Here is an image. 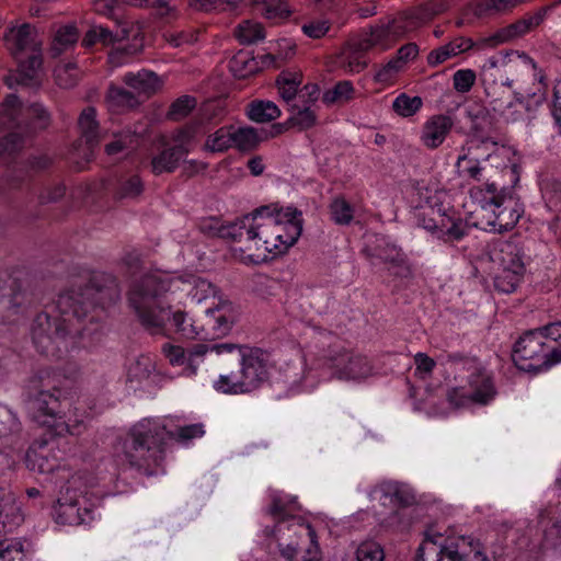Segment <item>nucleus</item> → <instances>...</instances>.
I'll list each match as a JSON object with an SVG mask.
<instances>
[{
  "label": "nucleus",
  "mask_w": 561,
  "mask_h": 561,
  "mask_svg": "<svg viewBox=\"0 0 561 561\" xmlns=\"http://www.w3.org/2000/svg\"><path fill=\"white\" fill-rule=\"evenodd\" d=\"M121 299L117 278L105 272H94L84 284H76L57 300L58 314L38 313L32 324L36 350L50 358H60L76 344L77 337L98 328L92 313L96 306L105 309Z\"/></svg>",
  "instance_id": "1"
},
{
  "label": "nucleus",
  "mask_w": 561,
  "mask_h": 561,
  "mask_svg": "<svg viewBox=\"0 0 561 561\" xmlns=\"http://www.w3.org/2000/svg\"><path fill=\"white\" fill-rule=\"evenodd\" d=\"M185 285L180 277L167 273H148L135 279L127 291L128 307L139 323L150 334H161L165 324L172 320L178 333L186 339H201V319L188 318L181 310H173L170 297Z\"/></svg>",
  "instance_id": "2"
},
{
  "label": "nucleus",
  "mask_w": 561,
  "mask_h": 561,
  "mask_svg": "<svg viewBox=\"0 0 561 561\" xmlns=\"http://www.w3.org/2000/svg\"><path fill=\"white\" fill-rule=\"evenodd\" d=\"M205 434L204 425L195 423L169 428L164 421L146 417L134 424L115 446V459L146 476L163 471L168 438L187 443Z\"/></svg>",
  "instance_id": "3"
},
{
  "label": "nucleus",
  "mask_w": 561,
  "mask_h": 561,
  "mask_svg": "<svg viewBox=\"0 0 561 561\" xmlns=\"http://www.w3.org/2000/svg\"><path fill=\"white\" fill-rule=\"evenodd\" d=\"M213 350L226 362H237L239 368L222 373L213 388L225 394H248L259 390L270 379V356L260 347L234 343H214Z\"/></svg>",
  "instance_id": "4"
},
{
  "label": "nucleus",
  "mask_w": 561,
  "mask_h": 561,
  "mask_svg": "<svg viewBox=\"0 0 561 561\" xmlns=\"http://www.w3.org/2000/svg\"><path fill=\"white\" fill-rule=\"evenodd\" d=\"M31 387L37 391L33 400V417L55 435H80L84 432L88 414L77 403L67 412L61 409L60 389L55 382L54 371L41 369L31 379Z\"/></svg>",
  "instance_id": "5"
},
{
  "label": "nucleus",
  "mask_w": 561,
  "mask_h": 561,
  "mask_svg": "<svg viewBox=\"0 0 561 561\" xmlns=\"http://www.w3.org/2000/svg\"><path fill=\"white\" fill-rule=\"evenodd\" d=\"M447 9L448 2L446 0H431L407 10L386 23L370 27V31L365 33L357 42V48L362 51L371 48L387 50L408 33L430 22Z\"/></svg>",
  "instance_id": "6"
},
{
  "label": "nucleus",
  "mask_w": 561,
  "mask_h": 561,
  "mask_svg": "<svg viewBox=\"0 0 561 561\" xmlns=\"http://www.w3.org/2000/svg\"><path fill=\"white\" fill-rule=\"evenodd\" d=\"M469 193L485 213L483 217L489 231L503 233L512 230L525 211L513 187L499 188L496 183H484L471 187Z\"/></svg>",
  "instance_id": "7"
},
{
  "label": "nucleus",
  "mask_w": 561,
  "mask_h": 561,
  "mask_svg": "<svg viewBox=\"0 0 561 561\" xmlns=\"http://www.w3.org/2000/svg\"><path fill=\"white\" fill-rule=\"evenodd\" d=\"M443 364L454 370H466L467 386L454 387L447 392L450 404L461 408L470 403L488 404L495 398L496 390L492 375L476 358L462 353H446L440 356Z\"/></svg>",
  "instance_id": "8"
},
{
  "label": "nucleus",
  "mask_w": 561,
  "mask_h": 561,
  "mask_svg": "<svg viewBox=\"0 0 561 561\" xmlns=\"http://www.w3.org/2000/svg\"><path fill=\"white\" fill-rule=\"evenodd\" d=\"M443 539L440 534L431 529L425 533V539L416 553V561H489L479 540L471 536H459Z\"/></svg>",
  "instance_id": "9"
},
{
  "label": "nucleus",
  "mask_w": 561,
  "mask_h": 561,
  "mask_svg": "<svg viewBox=\"0 0 561 561\" xmlns=\"http://www.w3.org/2000/svg\"><path fill=\"white\" fill-rule=\"evenodd\" d=\"M85 492L83 476L76 473L71 476L61 490V496L54 507L56 523L61 525L79 526L90 524L95 518V512L80 501Z\"/></svg>",
  "instance_id": "10"
},
{
  "label": "nucleus",
  "mask_w": 561,
  "mask_h": 561,
  "mask_svg": "<svg viewBox=\"0 0 561 561\" xmlns=\"http://www.w3.org/2000/svg\"><path fill=\"white\" fill-rule=\"evenodd\" d=\"M542 327L525 332L515 342L513 362L520 370L539 373L553 366Z\"/></svg>",
  "instance_id": "11"
},
{
  "label": "nucleus",
  "mask_w": 561,
  "mask_h": 561,
  "mask_svg": "<svg viewBox=\"0 0 561 561\" xmlns=\"http://www.w3.org/2000/svg\"><path fill=\"white\" fill-rule=\"evenodd\" d=\"M24 520L21 507L11 493H0V561H22L23 543L18 539H2Z\"/></svg>",
  "instance_id": "12"
},
{
  "label": "nucleus",
  "mask_w": 561,
  "mask_h": 561,
  "mask_svg": "<svg viewBox=\"0 0 561 561\" xmlns=\"http://www.w3.org/2000/svg\"><path fill=\"white\" fill-rule=\"evenodd\" d=\"M323 365L333 370L341 380L359 381L373 375L371 362L362 354H355L341 346H330L323 354Z\"/></svg>",
  "instance_id": "13"
},
{
  "label": "nucleus",
  "mask_w": 561,
  "mask_h": 561,
  "mask_svg": "<svg viewBox=\"0 0 561 561\" xmlns=\"http://www.w3.org/2000/svg\"><path fill=\"white\" fill-rule=\"evenodd\" d=\"M362 253L374 266L385 264L397 276L408 277L411 275L404 253L385 236L375 234L369 238Z\"/></svg>",
  "instance_id": "14"
},
{
  "label": "nucleus",
  "mask_w": 561,
  "mask_h": 561,
  "mask_svg": "<svg viewBox=\"0 0 561 561\" xmlns=\"http://www.w3.org/2000/svg\"><path fill=\"white\" fill-rule=\"evenodd\" d=\"M255 214L260 216L265 215L274 234L285 243L289 249L294 245L302 231L301 213L293 207H278L277 205L261 206L255 209Z\"/></svg>",
  "instance_id": "15"
},
{
  "label": "nucleus",
  "mask_w": 561,
  "mask_h": 561,
  "mask_svg": "<svg viewBox=\"0 0 561 561\" xmlns=\"http://www.w3.org/2000/svg\"><path fill=\"white\" fill-rule=\"evenodd\" d=\"M251 220H254L251 216H244L233 222L232 240L241 243L238 250L244 263L260 264L274 256L272 249H264L267 244L264 239L259 240L261 233L252 226Z\"/></svg>",
  "instance_id": "16"
},
{
  "label": "nucleus",
  "mask_w": 561,
  "mask_h": 561,
  "mask_svg": "<svg viewBox=\"0 0 561 561\" xmlns=\"http://www.w3.org/2000/svg\"><path fill=\"white\" fill-rule=\"evenodd\" d=\"M237 318L238 312L229 301L208 308L201 318L202 340H215L227 335Z\"/></svg>",
  "instance_id": "17"
},
{
  "label": "nucleus",
  "mask_w": 561,
  "mask_h": 561,
  "mask_svg": "<svg viewBox=\"0 0 561 561\" xmlns=\"http://www.w3.org/2000/svg\"><path fill=\"white\" fill-rule=\"evenodd\" d=\"M276 533L280 553L290 561L298 552V539L308 538L311 543H316L314 529L302 518H293L286 527L283 524L276 525Z\"/></svg>",
  "instance_id": "18"
},
{
  "label": "nucleus",
  "mask_w": 561,
  "mask_h": 561,
  "mask_svg": "<svg viewBox=\"0 0 561 561\" xmlns=\"http://www.w3.org/2000/svg\"><path fill=\"white\" fill-rule=\"evenodd\" d=\"M28 295L20 289L15 280L0 278V323L18 320L31 306Z\"/></svg>",
  "instance_id": "19"
},
{
  "label": "nucleus",
  "mask_w": 561,
  "mask_h": 561,
  "mask_svg": "<svg viewBox=\"0 0 561 561\" xmlns=\"http://www.w3.org/2000/svg\"><path fill=\"white\" fill-rule=\"evenodd\" d=\"M486 259L492 264L491 268H524V253L516 241L497 240L488 247Z\"/></svg>",
  "instance_id": "20"
},
{
  "label": "nucleus",
  "mask_w": 561,
  "mask_h": 561,
  "mask_svg": "<svg viewBox=\"0 0 561 561\" xmlns=\"http://www.w3.org/2000/svg\"><path fill=\"white\" fill-rule=\"evenodd\" d=\"M214 344H196L188 353L182 346L165 343L162 346V353L172 366H184L188 375H195L197 366L203 357L208 353H215Z\"/></svg>",
  "instance_id": "21"
},
{
  "label": "nucleus",
  "mask_w": 561,
  "mask_h": 561,
  "mask_svg": "<svg viewBox=\"0 0 561 561\" xmlns=\"http://www.w3.org/2000/svg\"><path fill=\"white\" fill-rule=\"evenodd\" d=\"M549 7L540 8L533 14H526L516 22L499 30L492 37L484 39L483 43L493 42L502 44L524 36L543 22Z\"/></svg>",
  "instance_id": "22"
},
{
  "label": "nucleus",
  "mask_w": 561,
  "mask_h": 561,
  "mask_svg": "<svg viewBox=\"0 0 561 561\" xmlns=\"http://www.w3.org/2000/svg\"><path fill=\"white\" fill-rule=\"evenodd\" d=\"M78 128L80 130V142L84 141L82 148V158L85 162L93 158V150L102 138L100 124L96 119V110L92 106L85 107L78 118Z\"/></svg>",
  "instance_id": "23"
},
{
  "label": "nucleus",
  "mask_w": 561,
  "mask_h": 561,
  "mask_svg": "<svg viewBox=\"0 0 561 561\" xmlns=\"http://www.w3.org/2000/svg\"><path fill=\"white\" fill-rule=\"evenodd\" d=\"M454 124V118L449 114H436L428 117L420 136L422 145L430 150L438 148L447 138Z\"/></svg>",
  "instance_id": "24"
},
{
  "label": "nucleus",
  "mask_w": 561,
  "mask_h": 561,
  "mask_svg": "<svg viewBox=\"0 0 561 561\" xmlns=\"http://www.w3.org/2000/svg\"><path fill=\"white\" fill-rule=\"evenodd\" d=\"M36 37L35 28L28 23L10 27L4 33L5 45L15 58L26 51H37L39 43Z\"/></svg>",
  "instance_id": "25"
},
{
  "label": "nucleus",
  "mask_w": 561,
  "mask_h": 561,
  "mask_svg": "<svg viewBox=\"0 0 561 561\" xmlns=\"http://www.w3.org/2000/svg\"><path fill=\"white\" fill-rule=\"evenodd\" d=\"M476 46L474 42L468 37H457L449 43L433 49L427 55V65L432 68L437 67L445 61L468 51Z\"/></svg>",
  "instance_id": "26"
},
{
  "label": "nucleus",
  "mask_w": 561,
  "mask_h": 561,
  "mask_svg": "<svg viewBox=\"0 0 561 561\" xmlns=\"http://www.w3.org/2000/svg\"><path fill=\"white\" fill-rule=\"evenodd\" d=\"M375 492L379 494L382 505L405 507L415 501L414 495L398 482H382L375 489Z\"/></svg>",
  "instance_id": "27"
},
{
  "label": "nucleus",
  "mask_w": 561,
  "mask_h": 561,
  "mask_svg": "<svg viewBox=\"0 0 561 561\" xmlns=\"http://www.w3.org/2000/svg\"><path fill=\"white\" fill-rule=\"evenodd\" d=\"M21 423L15 413L7 408H0V443L9 449L21 442Z\"/></svg>",
  "instance_id": "28"
},
{
  "label": "nucleus",
  "mask_w": 561,
  "mask_h": 561,
  "mask_svg": "<svg viewBox=\"0 0 561 561\" xmlns=\"http://www.w3.org/2000/svg\"><path fill=\"white\" fill-rule=\"evenodd\" d=\"M450 211L451 215L444 209L440 215V229L437 237L445 242L460 241L468 233V226L460 217H455L454 210Z\"/></svg>",
  "instance_id": "29"
},
{
  "label": "nucleus",
  "mask_w": 561,
  "mask_h": 561,
  "mask_svg": "<svg viewBox=\"0 0 561 561\" xmlns=\"http://www.w3.org/2000/svg\"><path fill=\"white\" fill-rule=\"evenodd\" d=\"M123 82L139 94L147 96L153 94L160 87L157 73L148 70H141L136 73L127 72L123 78Z\"/></svg>",
  "instance_id": "30"
},
{
  "label": "nucleus",
  "mask_w": 561,
  "mask_h": 561,
  "mask_svg": "<svg viewBox=\"0 0 561 561\" xmlns=\"http://www.w3.org/2000/svg\"><path fill=\"white\" fill-rule=\"evenodd\" d=\"M247 216H251L254 220L252 221V226L261 233L259 234V240L264 239L267 245L264 249H272L273 256H277L288 249L285 243L280 241L276 234H274L273 228H271V224L267 218L264 216H260L255 214V210L248 214Z\"/></svg>",
  "instance_id": "31"
},
{
  "label": "nucleus",
  "mask_w": 561,
  "mask_h": 561,
  "mask_svg": "<svg viewBox=\"0 0 561 561\" xmlns=\"http://www.w3.org/2000/svg\"><path fill=\"white\" fill-rule=\"evenodd\" d=\"M145 190L142 179L137 173L122 174L114 187V197L116 199H136Z\"/></svg>",
  "instance_id": "32"
},
{
  "label": "nucleus",
  "mask_w": 561,
  "mask_h": 561,
  "mask_svg": "<svg viewBox=\"0 0 561 561\" xmlns=\"http://www.w3.org/2000/svg\"><path fill=\"white\" fill-rule=\"evenodd\" d=\"M31 179V172L24 163H18L11 168L0 181V197H4L8 192L21 191Z\"/></svg>",
  "instance_id": "33"
},
{
  "label": "nucleus",
  "mask_w": 561,
  "mask_h": 561,
  "mask_svg": "<svg viewBox=\"0 0 561 561\" xmlns=\"http://www.w3.org/2000/svg\"><path fill=\"white\" fill-rule=\"evenodd\" d=\"M466 117L471 123V130L476 135H483L493 129V116L490 110L481 104H470L465 110Z\"/></svg>",
  "instance_id": "34"
},
{
  "label": "nucleus",
  "mask_w": 561,
  "mask_h": 561,
  "mask_svg": "<svg viewBox=\"0 0 561 561\" xmlns=\"http://www.w3.org/2000/svg\"><path fill=\"white\" fill-rule=\"evenodd\" d=\"M494 274V287L497 291L503 294H511L519 286L524 273V268H491Z\"/></svg>",
  "instance_id": "35"
},
{
  "label": "nucleus",
  "mask_w": 561,
  "mask_h": 561,
  "mask_svg": "<svg viewBox=\"0 0 561 561\" xmlns=\"http://www.w3.org/2000/svg\"><path fill=\"white\" fill-rule=\"evenodd\" d=\"M105 100L108 110L116 113L134 108L139 103L133 92L115 85L108 88Z\"/></svg>",
  "instance_id": "36"
},
{
  "label": "nucleus",
  "mask_w": 561,
  "mask_h": 561,
  "mask_svg": "<svg viewBox=\"0 0 561 561\" xmlns=\"http://www.w3.org/2000/svg\"><path fill=\"white\" fill-rule=\"evenodd\" d=\"M183 158L182 151L174 149L172 146L165 148L151 158V171L154 175L172 173Z\"/></svg>",
  "instance_id": "37"
},
{
  "label": "nucleus",
  "mask_w": 561,
  "mask_h": 561,
  "mask_svg": "<svg viewBox=\"0 0 561 561\" xmlns=\"http://www.w3.org/2000/svg\"><path fill=\"white\" fill-rule=\"evenodd\" d=\"M456 167L459 175L463 179L476 182H482L485 180V183H490L489 179L485 176V167L483 165V161L471 157L469 153L459 156Z\"/></svg>",
  "instance_id": "38"
},
{
  "label": "nucleus",
  "mask_w": 561,
  "mask_h": 561,
  "mask_svg": "<svg viewBox=\"0 0 561 561\" xmlns=\"http://www.w3.org/2000/svg\"><path fill=\"white\" fill-rule=\"evenodd\" d=\"M79 33L76 26L65 25L57 30L50 45V56L59 57L61 54L72 48L78 42Z\"/></svg>",
  "instance_id": "39"
},
{
  "label": "nucleus",
  "mask_w": 561,
  "mask_h": 561,
  "mask_svg": "<svg viewBox=\"0 0 561 561\" xmlns=\"http://www.w3.org/2000/svg\"><path fill=\"white\" fill-rule=\"evenodd\" d=\"M232 147L240 151H251L263 140L261 134L253 127H234L231 125Z\"/></svg>",
  "instance_id": "40"
},
{
  "label": "nucleus",
  "mask_w": 561,
  "mask_h": 561,
  "mask_svg": "<svg viewBox=\"0 0 561 561\" xmlns=\"http://www.w3.org/2000/svg\"><path fill=\"white\" fill-rule=\"evenodd\" d=\"M27 467L38 473H54L60 470L59 460L50 454L42 449L41 451L27 453Z\"/></svg>",
  "instance_id": "41"
},
{
  "label": "nucleus",
  "mask_w": 561,
  "mask_h": 561,
  "mask_svg": "<svg viewBox=\"0 0 561 561\" xmlns=\"http://www.w3.org/2000/svg\"><path fill=\"white\" fill-rule=\"evenodd\" d=\"M484 93L491 111L496 114L504 110V104H510L511 96L514 94L505 88V84L484 81Z\"/></svg>",
  "instance_id": "42"
},
{
  "label": "nucleus",
  "mask_w": 561,
  "mask_h": 561,
  "mask_svg": "<svg viewBox=\"0 0 561 561\" xmlns=\"http://www.w3.org/2000/svg\"><path fill=\"white\" fill-rule=\"evenodd\" d=\"M21 112V103L15 94H9L2 103L0 112V131L4 129H13L20 126L19 115Z\"/></svg>",
  "instance_id": "43"
},
{
  "label": "nucleus",
  "mask_w": 561,
  "mask_h": 561,
  "mask_svg": "<svg viewBox=\"0 0 561 561\" xmlns=\"http://www.w3.org/2000/svg\"><path fill=\"white\" fill-rule=\"evenodd\" d=\"M301 76L294 72H282L276 79L279 95L287 103L295 101L299 94Z\"/></svg>",
  "instance_id": "44"
},
{
  "label": "nucleus",
  "mask_w": 561,
  "mask_h": 561,
  "mask_svg": "<svg viewBox=\"0 0 561 561\" xmlns=\"http://www.w3.org/2000/svg\"><path fill=\"white\" fill-rule=\"evenodd\" d=\"M249 118L256 123H267L279 117L280 111L272 101H255L249 105Z\"/></svg>",
  "instance_id": "45"
},
{
  "label": "nucleus",
  "mask_w": 561,
  "mask_h": 561,
  "mask_svg": "<svg viewBox=\"0 0 561 561\" xmlns=\"http://www.w3.org/2000/svg\"><path fill=\"white\" fill-rule=\"evenodd\" d=\"M27 126L32 131L44 130L51 123L50 112L38 102L30 104L26 110Z\"/></svg>",
  "instance_id": "46"
},
{
  "label": "nucleus",
  "mask_w": 561,
  "mask_h": 561,
  "mask_svg": "<svg viewBox=\"0 0 561 561\" xmlns=\"http://www.w3.org/2000/svg\"><path fill=\"white\" fill-rule=\"evenodd\" d=\"M231 136V125L222 126L208 135L203 149L211 153L225 152L232 147Z\"/></svg>",
  "instance_id": "47"
},
{
  "label": "nucleus",
  "mask_w": 561,
  "mask_h": 561,
  "mask_svg": "<svg viewBox=\"0 0 561 561\" xmlns=\"http://www.w3.org/2000/svg\"><path fill=\"white\" fill-rule=\"evenodd\" d=\"M354 87L348 80L339 81L332 89L327 90L322 101L327 105L345 104L354 99Z\"/></svg>",
  "instance_id": "48"
},
{
  "label": "nucleus",
  "mask_w": 561,
  "mask_h": 561,
  "mask_svg": "<svg viewBox=\"0 0 561 561\" xmlns=\"http://www.w3.org/2000/svg\"><path fill=\"white\" fill-rule=\"evenodd\" d=\"M234 36L241 44L251 45L263 39L265 33L259 22L245 20L234 28Z\"/></svg>",
  "instance_id": "49"
},
{
  "label": "nucleus",
  "mask_w": 561,
  "mask_h": 561,
  "mask_svg": "<svg viewBox=\"0 0 561 561\" xmlns=\"http://www.w3.org/2000/svg\"><path fill=\"white\" fill-rule=\"evenodd\" d=\"M546 343L553 366L561 363V322H553L542 327Z\"/></svg>",
  "instance_id": "50"
},
{
  "label": "nucleus",
  "mask_w": 561,
  "mask_h": 561,
  "mask_svg": "<svg viewBox=\"0 0 561 561\" xmlns=\"http://www.w3.org/2000/svg\"><path fill=\"white\" fill-rule=\"evenodd\" d=\"M199 135V126L197 124H191L181 128L173 137L174 149L182 151V156H186L191 152L194 145L197 141Z\"/></svg>",
  "instance_id": "51"
},
{
  "label": "nucleus",
  "mask_w": 561,
  "mask_h": 561,
  "mask_svg": "<svg viewBox=\"0 0 561 561\" xmlns=\"http://www.w3.org/2000/svg\"><path fill=\"white\" fill-rule=\"evenodd\" d=\"M519 4L518 0H478L473 7V13L478 18L500 13Z\"/></svg>",
  "instance_id": "52"
},
{
  "label": "nucleus",
  "mask_w": 561,
  "mask_h": 561,
  "mask_svg": "<svg viewBox=\"0 0 561 561\" xmlns=\"http://www.w3.org/2000/svg\"><path fill=\"white\" fill-rule=\"evenodd\" d=\"M291 110L294 113L288 121L293 126L306 130L316 125L317 116L310 106L294 103Z\"/></svg>",
  "instance_id": "53"
},
{
  "label": "nucleus",
  "mask_w": 561,
  "mask_h": 561,
  "mask_svg": "<svg viewBox=\"0 0 561 561\" xmlns=\"http://www.w3.org/2000/svg\"><path fill=\"white\" fill-rule=\"evenodd\" d=\"M422 105L423 101L420 96H409L405 93H401L394 99L392 108L400 116L409 117L419 112Z\"/></svg>",
  "instance_id": "54"
},
{
  "label": "nucleus",
  "mask_w": 561,
  "mask_h": 561,
  "mask_svg": "<svg viewBox=\"0 0 561 561\" xmlns=\"http://www.w3.org/2000/svg\"><path fill=\"white\" fill-rule=\"evenodd\" d=\"M194 96L182 95L170 105L167 116L171 121H180L186 117L196 106Z\"/></svg>",
  "instance_id": "55"
},
{
  "label": "nucleus",
  "mask_w": 561,
  "mask_h": 561,
  "mask_svg": "<svg viewBox=\"0 0 561 561\" xmlns=\"http://www.w3.org/2000/svg\"><path fill=\"white\" fill-rule=\"evenodd\" d=\"M137 144V136L130 131H121L114 135V139L105 145L107 156H116Z\"/></svg>",
  "instance_id": "56"
},
{
  "label": "nucleus",
  "mask_w": 561,
  "mask_h": 561,
  "mask_svg": "<svg viewBox=\"0 0 561 561\" xmlns=\"http://www.w3.org/2000/svg\"><path fill=\"white\" fill-rule=\"evenodd\" d=\"M332 220L337 225H348L354 217V209L344 198L337 197L330 205Z\"/></svg>",
  "instance_id": "57"
},
{
  "label": "nucleus",
  "mask_w": 561,
  "mask_h": 561,
  "mask_svg": "<svg viewBox=\"0 0 561 561\" xmlns=\"http://www.w3.org/2000/svg\"><path fill=\"white\" fill-rule=\"evenodd\" d=\"M291 504V502L285 501L278 493H274L272 495V504L268 508V512L273 517L279 519L277 525L283 524L286 527L289 523H291V519L294 518L289 514Z\"/></svg>",
  "instance_id": "58"
},
{
  "label": "nucleus",
  "mask_w": 561,
  "mask_h": 561,
  "mask_svg": "<svg viewBox=\"0 0 561 561\" xmlns=\"http://www.w3.org/2000/svg\"><path fill=\"white\" fill-rule=\"evenodd\" d=\"M443 211L444 209L442 207H438L437 210H435L434 207H431L430 211L423 208L416 215L417 225L437 236L440 229V215Z\"/></svg>",
  "instance_id": "59"
},
{
  "label": "nucleus",
  "mask_w": 561,
  "mask_h": 561,
  "mask_svg": "<svg viewBox=\"0 0 561 561\" xmlns=\"http://www.w3.org/2000/svg\"><path fill=\"white\" fill-rule=\"evenodd\" d=\"M356 559L357 561H383L385 552L378 542L368 540L357 547Z\"/></svg>",
  "instance_id": "60"
},
{
  "label": "nucleus",
  "mask_w": 561,
  "mask_h": 561,
  "mask_svg": "<svg viewBox=\"0 0 561 561\" xmlns=\"http://www.w3.org/2000/svg\"><path fill=\"white\" fill-rule=\"evenodd\" d=\"M54 75L56 83L64 89L72 88L78 82V71L75 64L56 67Z\"/></svg>",
  "instance_id": "61"
},
{
  "label": "nucleus",
  "mask_w": 561,
  "mask_h": 561,
  "mask_svg": "<svg viewBox=\"0 0 561 561\" xmlns=\"http://www.w3.org/2000/svg\"><path fill=\"white\" fill-rule=\"evenodd\" d=\"M232 227L233 222L227 226H222L219 224V220L216 218H209L206 220H203L199 225V229L202 232L211 236V237H220L225 239H231L232 240Z\"/></svg>",
  "instance_id": "62"
},
{
  "label": "nucleus",
  "mask_w": 561,
  "mask_h": 561,
  "mask_svg": "<svg viewBox=\"0 0 561 561\" xmlns=\"http://www.w3.org/2000/svg\"><path fill=\"white\" fill-rule=\"evenodd\" d=\"M477 75L472 69H459L453 75V87L459 93H468L474 85Z\"/></svg>",
  "instance_id": "63"
},
{
  "label": "nucleus",
  "mask_w": 561,
  "mask_h": 561,
  "mask_svg": "<svg viewBox=\"0 0 561 561\" xmlns=\"http://www.w3.org/2000/svg\"><path fill=\"white\" fill-rule=\"evenodd\" d=\"M541 193L551 207L561 205V181L546 179L541 182Z\"/></svg>",
  "instance_id": "64"
}]
</instances>
